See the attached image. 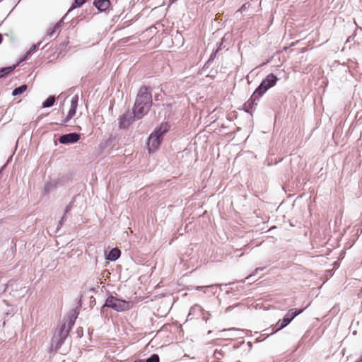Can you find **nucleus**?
<instances>
[{
    "label": "nucleus",
    "mask_w": 362,
    "mask_h": 362,
    "mask_svg": "<svg viewBox=\"0 0 362 362\" xmlns=\"http://www.w3.org/2000/svg\"><path fill=\"white\" fill-rule=\"evenodd\" d=\"M151 98V92H140L138 93L133 109L134 117L140 119L148 112L152 104Z\"/></svg>",
    "instance_id": "nucleus-1"
},
{
    "label": "nucleus",
    "mask_w": 362,
    "mask_h": 362,
    "mask_svg": "<svg viewBox=\"0 0 362 362\" xmlns=\"http://www.w3.org/2000/svg\"><path fill=\"white\" fill-rule=\"evenodd\" d=\"M105 305L117 312H124L129 310L132 307V303L131 301L119 299L110 296L106 299Z\"/></svg>",
    "instance_id": "nucleus-2"
},
{
    "label": "nucleus",
    "mask_w": 362,
    "mask_h": 362,
    "mask_svg": "<svg viewBox=\"0 0 362 362\" xmlns=\"http://www.w3.org/2000/svg\"><path fill=\"white\" fill-rule=\"evenodd\" d=\"M303 310L298 309H291L288 311V313L284 315L283 319L279 320L278 322L276 324L275 327H276L274 332H276L279 330L284 328L287 326L292 320L296 317L298 315L301 313Z\"/></svg>",
    "instance_id": "nucleus-3"
},
{
    "label": "nucleus",
    "mask_w": 362,
    "mask_h": 362,
    "mask_svg": "<svg viewBox=\"0 0 362 362\" xmlns=\"http://www.w3.org/2000/svg\"><path fill=\"white\" fill-rule=\"evenodd\" d=\"M162 137L158 134V132H153L149 136L148 141V148L149 152L155 151L160 144Z\"/></svg>",
    "instance_id": "nucleus-4"
},
{
    "label": "nucleus",
    "mask_w": 362,
    "mask_h": 362,
    "mask_svg": "<svg viewBox=\"0 0 362 362\" xmlns=\"http://www.w3.org/2000/svg\"><path fill=\"white\" fill-rule=\"evenodd\" d=\"M277 81V78L273 74H269L267 78L262 81L259 87L255 90H267L273 87Z\"/></svg>",
    "instance_id": "nucleus-5"
},
{
    "label": "nucleus",
    "mask_w": 362,
    "mask_h": 362,
    "mask_svg": "<svg viewBox=\"0 0 362 362\" xmlns=\"http://www.w3.org/2000/svg\"><path fill=\"white\" fill-rule=\"evenodd\" d=\"M265 92H253L250 98L244 104L245 109L249 112L252 109L254 105H257L256 101L258 100Z\"/></svg>",
    "instance_id": "nucleus-6"
},
{
    "label": "nucleus",
    "mask_w": 362,
    "mask_h": 362,
    "mask_svg": "<svg viewBox=\"0 0 362 362\" xmlns=\"http://www.w3.org/2000/svg\"><path fill=\"white\" fill-rule=\"evenodd\" d=\"M134 115L133 112H127L119 119V127L127 128L128 127L134 120Z\"/></svg>",
    "instance_id": "nucleus-7"
},
{
    "label": "nucleus",
    "mask_w": 362,
    "mask_h": 362,
    "mask_svg": "<svg viewBox=\"0 0 362 362\" xmlns=\"http://www.w3.org/2000/svg\"><path fill=\"white\" fill-rule=\"evenodd\" d=\"M80 137V134L77 133H70L61 136L59 141L61 144H73L77 142Z\"/></svg>",
    "instance_id": "nucleus-8"
},
{
    "label": "nucleus",
    "mask_w": 362,
    "mask_h": 362,
    "mask_svg": "<svg viewBox=\"0 0 362 362\" xmlns=\"http://www.w3.org/2000/svg\"><path fill=\"white\" fill-rule=\"evenodd\" d=\"M94 5L100 11H105L110 7V1L109 0H95Z\"/></svg>",
    "instance_id": "nucleus-9"
},
{
    "label": "nucleus",
    "mask_w": 362,
    "mask_h": 362,
    "mask_svg": "<svg viewBox=\"0 0 362 362\" xmlns=\"http://www.w3.org/2000/svg\"><path fill=\"white\" fill-rule=\"evenodd\" d=\"M60 26L61 23H57L53 26L50 27L47 31V35L50 37L57 36L59 33Z\"/></svg>",
    "instance_id": "nucleus-10"
},
{
    "label": "nucleus",
    "mask_w": 362,
    "mask_h": 362,
    "mask_svg": "<svg viewBox=\"0 0 362 362\" xmlns=\"http://www.w3.org/2000/svg\"><path fill=\"white\" fill-rule=\"evenodd\" d=\"M121 255V252L118 248H113L110 250L107 255V259L111 261H115Z\"/></svg>",
    "instance_id": "nucleus-11"
},
{
    "label": "nucleus",
    "mask_w": 362,
    "mask_h": 362,
    "mask_svg": "<svg viewBox=\"0 0 362 362\" xmlns=\"http://www.w3.org/2000/svg\"><path fill=\"white\" fill-rule=\"evenodd\" d=\"M170 129V125L168 123H162L158 129L154 132H158L160 136L162 137L163 134L167 132Z\"/></svg>",
    "instance_id": "nucleus-12"
},
{
    "label": "nucleus",
    "mask_w": 362,
    "mask_h": 362,
    "mask_svg": "<svg viewBox=\"0 0 362 362\" xmlns=\"http://www.w3.org/2000/svg\"><path fill=\"white\" fill-rule=\"evenodd\" d=\"M14 69V66H8L0 69V78L3 77L11 73Z\"/></svg>",
    "instance_id": "nucleus-13"
},
{
    "label": "nucleus",
    "mask_w": 362,
    "mask_h": 362,
    "mask_svg": "<svg viewBox=\"0 0 362 362\" xmlns=\"http://www.w3.org/2000/svg\"><path fill=\"white\" fill-rule=\"evenodd\" d=\"M55 101V98L54 96L49 97L44 103H43V107H51L54 105Z\"/></svg>",
    "instance_id": "nucleus-14"
},
{
    "label": "nucleus",
    "mask_w": 362,
    "mask_h": 362,
    "mask_svg": "<svg viewBox=\"0 0 362 362\" xmlns=\"http://www.w3.org/2000/svg\"><path fill=\"white\" fill-rule=\"evenodd\" d=\"M76 108L70 107V109L66 117V121H68L70 119H71L76 115Z\"/></svg>",
    "instance_id": "nucleus-15"
},
{
    "label": "nucleus",
    "mask_w": 362,
    "mask_h": 362,
    "mask_svg": "<svg viewBox=\"0 0 362 362\" xmlns=\"http://www.w3.org/2000/svg\"><path fill=\"white\" fill-rule=\"evenodd\" d=\"M87 0H75L74 3L72 4L71 9H74L77 7H81L83 5Z\"/></svg>",
    "instance_id": "nucleus-16"
},
{
    "label": "nucleus",
    "mask_w": 362,
    "mask_h": 362,
    "mask_svg": "<svg viewBox=\"0 0 362 362\" xmlns=\"http://www.w3.org/2000/svg\"><path fill=\"white\" fill-rule=\"evenodd\" d=\"M160 359H159V356L158 354H153L151 356V357H149L148 358H147L145 362H159Z\"/></svg>",
    "instance_id": "nucleus-17"
},
{
    "label": "nucleus",
    "mask_w": 362,
    "mask_h": 362,
    "mask_svg": "<svg viewBox=\"0 0 362 362\" xmlns=\"http://www.w3.org/2000/svg\"><path fill=\"white\" fill-rule=\"evenodd\" d=\"M78 100V95H75L74 97H73L71 99V107L77 108Z\"/></svg>",
    "instance_id": "nucleus-18"
},
{
    "label": "nucleus",
    "mask_w": 362,
    "mask_h": 362,
    "mask_svg": "<svg viewBox=\"0 0 362 362\" xmlns=\"http://www.w3.org/2000/svg\"><path fill=\"white\" fill-rule=\"evenodd\" d=\"M333 274V269H327L325 271V280H324V283Z\"/></svg>",
    "instance_id": "nucleus-19"
},
{
    "label": "nucleus",
    "mask_w": 362,
    "mask_h": 362,
    "mask_svg": "<svg viewBox=\"0 0 362 362\" xmlns=\"http://www.w3.org/2000/svg\"><path fill=\"white\" fill-rule=\"evenodd\" d=\"M328 250H329V252L331 251V250H330V249L327 248V251L324 252L323 250H320V247H318V251H317V253H318V257H322L324 255H327V254H328V253H327V251H328Z\"/></svg>",
    "instance_id": "nucleus-20"
},
{
    "label": "nucleus",
    "mask_w": 362,
    "mask_h": 362,
    "mask_svg": "<svg viewBox=\"0 0 362 362\" xmlns=\"http://www.w3.org/2000/svg\"><path fill=\"white\" fill-rule=\"evenodd\" d=\"M28 88L26 85H23L18 88L14 89V90H26Z\"/></svg>",
    "instance_id": "nucleus-21"
},
{
    "label": "nucleus",
    "mask_w": 362,
    "mask_h": 362,
    "mask_svg": "<svg viewBox=\"0 0 362 362\" xmlns=\"http://www.w3.org/2000/svg\"><path fill=\"white\" fill-rule=\"evenodd\" d=\"M356 362H362V354L360 355L358 360L356 361Z\"/></svg>",
    "instance_id": "nucleus-22"
},
{
    "label": "nucleus",
    "mask_w": 362,
    "mask_h": 362,
    "mask_svg": "<svg viewBox=\"0 0 362 362\" xmlns=\"http://www.w3.org/2000/svg\"><path fill=\"white\" fill-rule=\"evenodd\" d=\"M35 49V46H33V48H31V49H30V51L28 52V53H30V52H31L33 50H34Z\"/></svg>",
    "instance_id": "nucleus-23"
},
{
    "label": "nucleus",
    "mask_w": 362,
    "mask_h": 362,
    "mask_svg": "<svg viewBox=\"0 0 362 362\" xmlns=\"http://www.w3.org/2000/svg\"><path fill=\"white\" fill-rule=\"evenodd\" d=\"M13 95H16L18 93H21V92H12Z\"/></svg>",
    "instance_id": "nucleus-24"
},
{
    "label": "nucleus",
    "mask_w": 362,
    "mask_h": 362,
    "mask_svg": "<svg viewBox=\"0 0 362 362\" xmlns=\"http://www.w3.org/2000/svg\"><path fill=\"white\" fill-rule=\"evenodd\" d=\"M202 288H203V287H202V286H197V287H196V289H197V290H201Z\"/></svg>",
    "instance_id": "nucleus-25"
},
{
    "label": "nucleus",
    "mask_w": 362,
    "mask_h": 362,
    "mask_svg": "<svg viewBox=\"0 0 362 362\" xmlns=\"http://www.w3.org/2000/svg\"><path fill=\"white\" fill-rule=\"evenodd\" d=\"M2 42V35L0 34V44Z\"/></svg>",
    "instance_id": "nucleus-26"
},
{
    "label": "nucleus",
    "mask_w": 362,
    "mask_h": 362,
    "mask_svg": "<svg viewBox=\"0 0 362 362\" xmlns=\"http://www.w3.org/2000/svg\"><path fill=\"white\" fill-rule=\"evenodd\" d=\"M361 296H362V288H361V293H360V294H359V297H361Z\"/></svg>",
    "instance_id": "nucleus-27"
},
{
    "label": "nucleus",
    "mask_w": 362,
    "mask_h": 362,
    "mask_svg": "<svg viewBox=\"0 0 362 362\" xmlns=\"http://www.w3.org/2000/svg\"><path fill=\"white\" fill-rule=\"evenodd\" d=\"M134 362H144V361H141V360H138V361H134Z\"/></svg>",
    "instance_id": "nucleus-28"
}]
</instances>
